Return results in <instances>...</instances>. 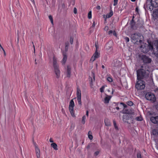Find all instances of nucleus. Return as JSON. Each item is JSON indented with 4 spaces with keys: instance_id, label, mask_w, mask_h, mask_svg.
<instances>
[{
    "instance_id": "obj_5",
    "label": "nucleus",
    "mask_w": 158,
    "mask_h": 158,
    "mask_svg": "<svg viewBox=\"0 0 158 158\" xmlns=\"http://www.w3.org/2000/svg\"><path fill=\"white\" fill-rule=\"evenodd\" d=\"M121 105H122L124 107V110H123V113L126 114H134V112L131 111L128 108H129V106H128L126 105L123 102L120 103Z\"/></svg>"
},
{
    "instance_id": "obj_20",
    "label": "nucleus",
    "mask_w": 158,
    "mask_h": 158,
    "mask_svg": "<svg viewBox=\"0 0 158 158\" xmlns=\"http://www.w3.org/2000/svg\"><path fill=\"white\" fill-rule=\"evenodd\" d=\"M152 5L154 7H157L158 6V0H151Z\"/></svg>"
},
{
    "instance_id": "obj_35",
    "label": "nucleus",
    "mask_w": 158,
    "mask_h": 158,
    "mask_svg": "<svg viewBox=\"0 0 158 158\" xmlns=\"http://www.w3.org/2000/svg\"><path fill=\"white\" fill-rule=\"evenodd\" d=\"M135 119L139 121H140L142 120V118L141 117L139 116L136 117L135 118Z\"/></svg>"
},
{
    "instance_id": "obj_43",
    "label": "nucleus",
    "mask_w": 158,
    "mask_h": 158,
    "mask_svg": "<svg viewBox=\"0 0 158 158\" xmlns=\"http://www.w3.org/2000/svg\"><path fill=\"white\" fill-rule=\"evenodd\" d=\"M124 39L127 42H128L129 41V39L128 37H125Z\"/></svg>"
},
{
    "instance_id": "obj_12",
    "label": "nucleus",
    "mask_w": 158,
    "mask_h": 158,
    "mask_svg": "<svg viewBox=\"0 0 158 158\" xmlns=\"http://www.w3.org/2000/svg\"><path fill=\"white\" fill-rule=\"evenodd\" d=\"M148 44L147 45L148 49H149V50H154V48H156L155 45L154 46L153 44H155V41H154L153 42H151L150 41H148Z\"/></svg>"
},
{
    "instance_id": "obj_60",
    "label": "nucleus",
    "mask_w": 158,
    "mask_h": 158,
    "mask_svg": "<svg viewBox=\"0 0 158 158\" xmlns=\"http://www.w3.org/2000/svg\"><path fill=\"white\" fill-rule=\"evenodd\" d=\"M95 76L94 74L93 73V77L94 80V81H95Z\"/></svg>"
},
{
    "instance_id": "obj_30",
    "label": "nucleus",
    "mask_w": 158,
    "mask_h": 158,
    "mask_svg": "<svg viewBox=\"0 0 158 158\" xmlns=\"http://www.w3.org/2000/svg\"><path fill=\"white\" fill-rule=\"evenodd\" d=\"M113 122L114 125V126L115 129L116 130H118V126L117 125L116 123V121L115 120H113Z\"/></svg>"
},
{
    "instance_id": "obj_50",
    "label": "nucleus",
    "mask_w": 158,
    "mask_h": 158,
    "mask_svg": "<svg viewBox=\"0 0 158 158\" xmlns=\"http://www.w3.org/2000/svg\"><path fill=\"white\" fill-rule=\"evenodd\" d=\"M96 8L97 10H100V7L99 6H98L96 7Z\"/></svg>"
},
{
    "instance_id": "obj_21",
    "label": "nucleus",
    "mask_w": 158,
    "mask_h": 158,
    "mask_svg": "<svg viewBox=\"0 0 158 158\" xmlns=\"http://www.w3.org/2000/svg\"><path fill=\"white\" fill-rule=\"evenodd\" d=\"M36 153L37 158H40V151L39 148L36 146H35Z\"/></svg>"
},
{
    "instance_id": "obj_7",
    "label": "nucleus",
    "mask_w": 158,
    "mask_h": 158,
    "mask_svg": "<svg viewBox=\"0 0 158 158\" xmlns=\"http://www.w3.org/2000/svg\"><path fill=\"white\" fill-rule=\"evenodd\" d=\"M146 98L148 100L154 102L156 100L155 95L150 93H148L145 95Z\"/></svg>"
},
{
    "instance_id": "obj_9",
    "label": "nucleus",
    "mask_w": 158,
    "mask_h": 158,
    "mask_svg": "<svg viewBox=\"0 0 158 158\" xmlns=\"http://www.w3.org/2000/svg\"><path fill=\"white\" fill-rule=\"evenodd\" d=\"M77 96L78 103L81 106V92L78 87H77Z\"/></svg>"
},
{
    "instance_id": "obj_42",
    "label": "nucleus",
    "mask_w": 158,
    "mask_h": 158,
    "mask_svg": "<svg viewBox=\"0 0 158 158\" xmlns=\"http://www.w3.org/2000/svg\"><path fill=\"white\" fill-rule=\"evenodd\" d=\"M88 138L90 139L91 140L93 139V137L92 135L91 134H89V135H88Z\"/></svg>"
},
{
    "instance_id": "obj_17",
    "label": "nucleus",
    "mask_w": 158,
    "mask_h": 158,
    "mask_svg": "<svg viewBox=\"0 0 158 158\" xmlns=\"http://www.w3.org/2000/svg\"><path fill=\"white\" fill-rule=\"evenodd\" d=\"M66 73L67 77L68 78H70L71 74V68L69 65L67 66Z\"/></svg>"
},
{
    "instance_id": "obj_16",
    "label": "nucleus",
    "mask_w": 158,
    "mask_h": 158,
    "mask_svg": "<svg viewBox=\"0 0 158 158\" xmlns=\"http://www.w3.org/2000/svg\"><path fill=\"white\" fill-rule=\"evenodd\" d=\"M100 53L96 50L95 53L93 54L91 59V60L94 61L96 59L98 58L99 57Z\"/></svg>"
},
{
    "instance_id": "obj_57",
    "label": "nucleus",
    "mask_w": 158,
    "mask_h": 158,
    "mask_svg": "<svg viewBox=\"0 0 158 158\" xmlns=\"http://www.w3.org/2000/svg\"><path fill=\"white\" fill-rule=\"evenodd\" d=\"M92 134V132H91L90 131H89V132H88V135H89V134Z\"/></svg>"
},
{
    "instance_id": "obj_41",
    "label": "nucleus",
    "mask_w": 158,
    "mask_h": 158,
    "mask_svg": "<svg viewBox=\"0 0 158 158\" xmlns=\"http://www.w3.org/2000/svg\"><path fill=\"white\" fill-rule=\"evenodd\" d=\"M114 3L113 5L114 6H115L117 4L118 0H114Z\"/></svg>"
},
{
    "instance_id": "obj_6",
    "label": "nucleus",
    "mask_w": 158,
    "mask_h": 158,
    "mask_svg": "<svg viewBox=\"0 0 158 158\" xmlns=\"http://www.w3.org/2000/svg\"><path fill=\"white\" fill-rule=\"evenodd\" d=\"M141 37V34L139 33H135L132 34L131 35V39L134 41L135 43L138 42L139 40L140 42L141 40L139 39V38Z\"/></svg>"
},
{
    "instance_id": "obj_14",
    "label": "nucleus",
    "mask_w": 158,
    "mask_h": 158,
    "mask_svg": "<svg viewBox=\"0 0 158 158\" xmlns=\"http://www.w3.org/2000/svg\"><path fill=\"white\" fill-rule=\"evenodd\" d=\"M140 48L141 51L144 53H146L149 51L147 46L145 45L144 44L140 46Z\"/></svg>"
},
{
    "instance_id": "obj_55",
    "label": "nucleus",
    "mask_w": 158,
    "mask_h": 158,
    "mask_svg": "<svg viewBox=\"0 0 158 158\" xmlns=\"http://www.w3.org/2000/svg\"><path fill=\"white\" fill-rule=\"evenodd\" d=\"M32 44H33V46L34 49V52H35V46H34V44L33 42H32Z\"/></svg>"
},
{
    "instance_id": "obj_1",
    "label": "nucleus",
    "mask_w": 158,
    "mask_h": 158,
    "mask_svg": "<svg viewBox=\"0 0 158 158\" xmlns=\"http://www.w3.org/2000/svg\"><path fill=\"white\" fill-rule=\"evenodd\" d=\"M53 64L56 77L58 78L60 76V72L59 65L57 63V59L55 56L53 57Z\"/></svg>"
},
{
    "instance_id": "obj_27",
    "label": "nucleus",
    "mask_w": 158,
    "mask_h": 158,
    "mask_svg": "<svg viewBox=\"0 0 158 158\" xmlns=\"http://www.w3.org/2000/svg\"><path fill=\"white\" fill-rule=\"evenodd\" d=\"M51 146L54 148V149L55 150H58L57 145L55 143H51Z\"/></svg>"
},
{
    "instance_id": "obj_34",
    "label": "nucleus",
    "mask_w": 158,
    "mask_h": 158,
    "mask_svg": "<svg viewBox=\"0 0 158 158\" xmlns=\"http://www.w3.org/2000/svg\"><path fill=\"white\" fill-rule=\"evenodd\" d=\"M88 18L89 19H91V18L92 17V14H91V11H90L89 12V13L88 14Z\"/></svg>"
},
{
    "instance_id": "obj_10",
    "label": "nucleus",
    "mask_w": 158,
    "mask_h": 158,
    "mask_svg": "<svg viewBox=\"0 0 158 158\" xmlns=\"http://www.w3.org/2000/svg\"><path fill=\"white\" fill-rule=\"evenodd\" d=\"M74 106V103L73 99H72L70 100V102L69 106V109L71 115L73 117L74 116V113L73 112V107Z\"/></svg>"
},
{
    "instance_id": "obj_51",
    "label": "nucleus",
    "mask_w": 158,
    "mask_h": 158,
    "mask_svg": "<svg viewBox=\"0 0 158 158\" xmlns=\"http://www.w3.org/2000/svg\"><path fill=\"white\" fill-rule=\"evenodd\" d=\"M113 34L114 35L116 36L117 34L114 31V32H113Z\"/></svg>"
},
{
    "instance_id": "obj_23",
    "label": "nucleus",
    "mask_w": 158,
    "mask_h": 158,
    "mask_svg": "<svg viewBox=\"0 0 158 158\" xmlns=\"http://www.w3.org/2000/svg\"><path fill=\"white\" fill-rule=\"evenodd\" d=\"M104 121L105 125L106 126H111V123L109 119H105Z\"/></svg>"
},
{
    "instance_id": "obj_33",
    "label": "nucleus",
    "mask_w": 158,
    "mask_h": 158,
    "mask_svg": "<svg viewBox=\"0 0 158 158\" xmlns=\"http://www.w3.org/2000/svg\"><path fill=\"white\" fill-rule=\"evenodd\" d=\"M86 118V117L85 115H84L82 117V123L83 124H84L85 123V119Z\"/></svg>"
},
{
    "instance_id": "obj_24",
    "label": "nucleus",
    "mask_w": 158,
    "mask_h": 158,
    "mask_svg": "<svg viewBox=\"0 0 158 158\" xmlns=\"http://www.w3.org/2000/svg\"><path fill=\"white\" fill-rule=\"evenodd\" d=\"M153 16L154 17H158V10H154L153 13Z\"/></svg>"
},
{
    "instance_id": "obj_4",
    "label": "nucleus",
    "mask_w": 158,
    "mask_h": 158,
    "mask_svg": "<svg viewBox=\"0 0 158 158\" xmlns=\"http://www.w3.org/2000/svg\"><path fill=\"white\" fill-rule=\"evenodd\" d=\"M133 119H134V118H133L132 114H124L123 116V121L126 123H130L128 120H130L131 122Z\"/></svg>"
},
{
    "instance_id": "obj_61",
    "label": "nucleus",
    "mask_w": 158,
    "mask_h": 158,
    "mask_svg": "<svg viewBox=\"0 0 158 158\" xmlns=\"http://www.w3.org/2000/svg\"><path fill=\"white\" fill-rule=\"evenodd\" d=\"M94 26H95V22H94H94H93V25H92V26L93 27H94Z\"/></svg>"
},
{
    "instance_id": "obj_46",
    "label": "nucleus",
    "mask_w": 158,
    "mask_h": 158,
    "mask_svg": "<svg viewBox=\"0 0 158 158\" xmlns=\"http://www.w3.org/2000/svg\"><path fill=\"white\" fill-rule=\"evenodd\" d=\"M69 43L68 42H66L65 43V47H69Z\"/></svg>"
},
{
    "instance_id": "obj_39",
    "label": "nucleus",
    "mask_w": 158,
    "mask_h": 158,
    "mask_svg": "<svg viewBox=\"0 0 158 158\" xmlns=\"http://www.w3.org/2000/svg\"><path fill=\"white\" fill-rule=\"evenodd\" d=\"M107 80L108 81L110 82L112 81V79L110 77H108L107 78Z\"/></svg>"
},
{
    "instance_id": "obj_19",
    "label": "nucleus",
    "mask_w": 158,
    "mask_h": 158,
    "mask_svg": "<svg viewBox=\"0 0 158 158\" xmlns=\"http://www.w3.org/2000/svg\"><path fill=\"white\" fill-rule=\"evenodd\" d=\"M63 59L62 60V62L63 64H64L66 62L67 59V54L66 52H63Z\"/></svg>"
},
{
    "instance_id": "obj_36",
    "label": "nucleus",
    "mask_w": 158,
    "mask_h": 158,
    "mask_svg": "<svg viewBox=\"0 0 158 158\" xmlns=\"http://www.w3.org/2000/svg\"><path fill=\"white\" fill-rule=\"evenodd\" d=\"M73 38L72 37H70V44H73Z\"/></svg>"
},
{
    "instance_id": "obj_25",
    "label": "nucleus",
    "mask_w": 158,
    "mask_h": 158,
    "mask_svg": "<svg viewBox=\"0 0 158 158\" xmlns=\"http://www.w3.org/2000/svg\"><path fill=\"white\" fill-rule=\"evenodd\" d=\"M135 24V23H130L131 28L134 30L136 29H137V27Z\"/></svg>"
},
{
    "instance_id": "obj_3",
    "label": "nucleus",
    "mask_w": 158,
    "mask_h": 158,
    "mask_svg": "<svg viewBox=\"0 0 158 158\" xmlns=\"http://www.w3.org/2000/svg\"><path fill=\"white\" fill-rule=\"evenodd\" d=\"M138 81L135 84V87L138 90L143 89L145 86L144 81L141 80H138Z\"/></svg>"
},
{
    "instance_id": "obj_54",
    "label": "nucleus",
    "mask_w": 158,
    "mask_h": 158,
    "mask_svg": "<svg viewBox=\"0 0 158 158\" xmlns=\"http://www.w3.org/2000/svg\"><path fill=\"white\" fill-rule=\"evenodd\" d=\"M91 81L90 82V84L91 85V84L92 85V79L91 78Z\"/></svg>"
},
{
    "instance_id": "obj_26",
    "label": "nucleus",
    "mask_w": 158,
    "mask_h": 158,
    "mask_svg": "<svg viewBox=\"0 0 158 158\" xmlns=\"http://www.w3.org/2000/svg\"><path fill=\"white\" fill-rule=\"evenodd\" d=\"M10 10L11 12V14L12 16L13 17H16V15L15 13L14 10L13 9V8L12 7H10Z\"/></svg>"
},
{
    "instance_id": "obj_8",
    "label": "nucleus",
    "mask_w": 158,
    "mask_h": 158,
    "mask_svg": "<svg viewBox=\"0 0 158 158\" xmlns=\"http://www.w3.org/2000/svg\"><path fill=\"white\" fill-rule=\"evenodd\" d=\"M146 6L148 10L152 11L153 10L154 7L152 5L151 1L146 0V3L144 5V8L146 9Z\"/></svg>"
},
{
    "instance_id": "obj_13",
    "label": "nucleus",
    "mask_w": 158,
    "mask_h": 158,
    "mask_svg": "<svg viewBox=\"0 0 158 158\" xmlns=\"http://www.w3.org/2000/svg\"><path fill=\"white\" fill-rule=\"evenodd\" d=\"M155 44H156V45H155L156 48H154V54L156 57L158 58V41H155Z\"/></svg>"
},
{
    "instance_id": "obj_32",
    "label": "nucleus",
    "mask_w": 158,
    "mask_h": 158,
    "mask_svg": "<svg viewBox=\"0 0 158 158\" xmlns=\"http://www.w3.org/2000/svg\"><path fill=\"white\" fill-rule=\"evenodd\" d=\"M127 104L128 106H132L133 104V102H131V101H128L127 102Z\"/></svg>"
},
{
    "instance_id": "obj_2",
    "label": "nucleus",
    "mask_w": 158,
    "mask_h": 158,
    "mask_svg": "<svg viewBox=\"0 0 158 158\" xmlns=\"http://www.w3.org/2000/svg\"><path fill=\"white\" fill-rule=\"evenodd\" d=\"M137 80H142L144 77L148 76L149 74L143 69H140L137 71Z\"/></svg>"
},
{
    "instance_id": "obj_15",
    "label": "nucleus",
    "mask_w": 158,
    "mask_h": 158,
    "mask_svg": "<svg viewBox=\"0 0 158 158\" xmlns=\"http://www.w3.org/2000/svg\"><path fill=\"white\" fill-rule=\"evenodd\" d=\"M105 48L106 50L107 51L108 53L111 54L113 52V48L109 44H106L105 46Z\"/></svg>"
},
{
    "instance_id": "obj_56",
    "label": "nucleus",
    "mask_w": 158,
    "mask_h": 158,
    "mask_svg": "<svg viewBox=\"0 0 158 158\" xmlns=\"http://www.w3.org/2000/svg\"><path fill=\"white\" fill-rule=\"evenodd\" d=\"M130 23H135V22L133 19H132L131 20V21Z\"/></svg>"
},
{
    "instance_id": "obj_22",
    "label": "nucleus",
    "mask_w": 158,
    "mask_h": 158,
    "mask_svg": "<svg viewBox=\"0 0 158 158\" xmlns=\"http://www.w3.org/2000/svg\"><path fill=\"white\" fill-rule=\"evenodd\" d=\"M112 96L107 95L104 99V102L105 103H108L109 102L110 98H111Z\"/></svg>"
},
{
    "instance_id": "obj_38",
    "label": "nucleus",
    "mask_w": 158,
    "mask_h": 158,
    "mask_svg": "<svg viewBox=\"0 0 158 158\" xmlns=\"http://www.w3.org/2000/svg\"><path fill=\"white\" fill-rule=\"evenodd\" d=\"M105 88V86H103L101 87V88L100 89V92L102 93L104 92V89Z\"/></svg>"
},
{
    "instance_id": "obj_48",
    "label": "nucleus",
    "mask_w": 158,
    "mask_h": 158,
    "mask_svg": "<svg viewBox=\"0 0 158 158\" xmlns=\"http://www.w3.org/2000/svg\"><path fill=\"white\" fill-rule=\"evenodd\" d=\"M112 33H113V31L112 30H110L108 32V34L109 35H110L112 34Z\"/></svg>"
},
{
    "instance_id": "obj_64",
    "label": "nucleus",
    "mask_w": 158,
    "mask_h": 158,
    "mask_svg": "<svg viewBox=\"0 0 158 158\" xmlns=\"http://www.w3.org/2000/svg\"><path fill=\"white\" fill-rule=\"evenodd\" d=\"M156 109L158 110V104H157V106H156Z\"/></svg>"
},
{
    "instance_id": "obj_58",
    "label": "nucleus",
    "mask_w": 158,
    "mask_h": 158,
    "mask_svg": "<svg viewBox=\"0 0 158 158\" xmlns=\"http://www.w3.org/2000/svg\"><path fill=\"white\" fill-rule=\"evenodd\" d=\"M95 47L96 48V50H97V49L98 48V46L96 44V43L95 44Z\"/></svg>"
},
{
    "instance_id": "obj_52",
    "label": "nucleus",
    "mask_w": 158,
    "mask_h": 158,
    "mask_svg": "<svg viewBox=\"0 0 158 158\" xmlns=\"http://www.w3.org/2000/svg\"><path fill=\"white\" fill-rule=\"evenodd\" d=\"M49 141L51 143H52L53 142V141L52 138H50L49 139Z\"/></svg>"
},
{
    "instance_id": "obj_49",
    "label": "nucleus",
    "mask_w": 158,
    "mask_h": 158,
    "mask_svg": "<svg viewBox=\"0 0 158 158\" xmlns=\"http://www.w3.org/2000/svg\"><path fill=\"white\" fill-rule=\"evenodd\" d=\"M104 29L105 30H108V26H106L104 28Z\"/></svg>"
},
{
    "instance_id": "obj_40",
    "label": "nucleus",
    "mask_w": 158,
    "mask_h": 158,
    "mask_svg": "<svg viewBox=\"0 0 158 158\" xmlns=\"http://www.w3.org/2000/svg\"><path fill=\"white\" fill-rule=\"evenodd\" d=\"M137 158H141V156L140 152L138 153L137 154Z\"/></svg>"
},
{
    "instance_id": "obj_18",
    "label": "nucleus",
    "mask_w": 158,
    "mask_h": 158,
    "mask_svg": "<svg viewBox=\"0 0 158 158\" xmlns=\"http://www.w3.org/2000/svg\"><path fill=\"white\" fill-rule=\"evenodd\" d=\"M150 120L154 123H158V116L151 117L150 118Z\"/></svg>"
},
{
    "instance_id": "obj_59",
    "label": "nucleus",
    "mask_w": 158,
    "mask_h": 158,
    "mask_svg": "<svg viewBox=\"0 0 158 158\" xmlns=\"http://www.w3.org/2000/svg\"><path fill=\"white\" fill-rule=\"evenodd\" d=\"M2 50H3V52H4V54L5 55H6V52H5V51L4 50V49H3H3H2Z\"/></svg>"
},
{
    "instance_id": "obj_45",
    "label": "nucleus",
    "mask_w": 158,
    "mask_h": 158,
    "mask_svg": "<svg viewBox=\"0 0 158 158\" xmlns=\"http://www.w3.org/2000/svg\"><path fill=\"white\" fill-rule=\"evenodd\" d=\"M73 12L75 14H76L77 13V9L76 7L74 8Z\"/></svg>"
},
{
    "instance_id": "obj_63",
    "label": "nucleus",
    "mask_w": 158,
    "mask_h": 158,
    "mask_svg": "<svg viewBox=\"0 0 158 158\" xmlns=\"http://www.w3.org/2000/svg\"><path fill=\"white\" fill-rule=\"evenodd\" d=\"M35 64H37V62L36 59H35Z\"/></svg>"
},
{
    "instance_id": "obj_47",
    "label": "nucleus",
    "mask_w": 158,
    "mask_h": 158,
    "mask_svg": "<svg viewBox=\"0 0 158 158\" xmlns=\"http://www.w3.org/2000/svg\"><path fill=\"white\" fill-rule=\"evenodd\" d=\"M68 48H69V47H65V52H67L68 50Z\"/></svg>"
},
{
    "instance_id": "obj_44",
    "label": "nucleus",
    "mask_w": 158,
    "mask_h": 158,
    "mask_svg": "<svg viewBox=\"0 0 158 158\" xmlns=\"http://www.w3.org/2000/svg\"><path fill=\"white\" fill-rule=\"evenodd\" d=\"M99 153V151H97L94 153V156H97Z\"/></svg>"
},
{
    "instance_id": "obj_62",
    "label": "nucleus",
    "mask_w": 158,
    "mask_h": 158,
    "mask_svg": "<svg viewBox=\"0 0 158 158\" xmlns=\"http://www.w3.org/2000/svg\"><path fill=\"white\" fill-rule=\"evenodd\" d=\"M135 11L138 12V7H136L135 9Z\"/></svg>"
},
{
    "instance_id": "obj_11",
    "label": "nucleus",
    "mask_w": 158,
    "mask_h": 158,
    "mask_svg": "<svg viewBox=\"0 0 158 158\" xmlns=\"http://www.w3.org/2000/svg\"><path fill=\"white\" fill-rule=\"evenodd\" d=\"M140 58L144 63H150L152 61L151 59L145 55H143Z\"/></svg>"
},
{
    "instance_id": "obj_37",
    "label": "nucleus",
    "mask_w": 158,
    "mask_h": 158,
    "mask_svg": "<svg viewBox=\"0 0 158 158\" xmlns=\"http://www.w3.org/2000/svg\"><path fill=\"white\" fill-rule=\"evenodd\" d=\"M75 0H70V3L72 5H74L75 4Z\"/></svg>"
},
{
    "instance_id": "obj_53",
    "label": "nucleus",
    "mask_w": 158,
    "mask_h": 158,
    "mask_svg": "<svg viewBox=\"0 0 158 158\" xmlns=\"http://www.w3.org/2000/svg\"><path fill=\"white\" fill-rule=\"evenodd\" d=\"M89 111L88 110H87L86 111V115L87 117L88 116Z\"/></svg>"
},
{
    "instance_id": "obj_29",
    "label": "nucleus",
    "mask_w": 158,
    "mask_h": 158,
    "mask_svg": "<svg viewBox=\"0 0 158 158\" xmlns=\"http://www.w3.org/2000/svg\"><path fill=\"white\" fill-rule=\"evenodd\" d=\"M113 15V12L111 10L110 13L106 15V17L108 18H110Z\"/></svg>"
},
{
    "instance_id": "obj_28",
    "label": "nucleus",
    "mask_w": 158,
    "mask_h": 158,
    "mask_svg": "<svg viewBox=\"0 0 158 158\" xmlns=\"http://www.w3.org/2000/svg\"><path fill=\"white\" fill-rule=\"evenodd\" d=\"M153 135H158V130L157 129H154L152 131Z\"/></svg>"
},
{
    "instance_id": "obj_31",
    "label": "nucleus",
    "mask_w": 158,
    "mask_h": 158,
    "mask_svg": "<svg viewBox=\"0 0 158 158\" xmlns=\"http://www.w3.org/2000/svg\"><path fill=\"white\" fill-rule=\"evenodd\" d=\"M48 18H49V19L50 20L52 24H53V19H52V16L51 15H50L49 16Z\"/></svg>"
}]
</instances>
